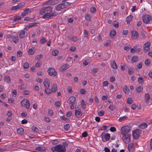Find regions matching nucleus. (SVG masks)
Segmentation results:
<instances>
[{
  "mask_svg": "<svg viewBox=\"0 0 152 152\" xmlns=\"http://www.w3.org/2000/svg\"><path fill=\"white\" fill-rule=\"evenodd\" d=\"M138 58L137 56H134L132 58L131 60L133 63L137 62L138 61Z\"/></svg>",
  "mask_w": 152,
  "mask_h": 152,
  "instance_id": "nucleus-24",
  "label": "nucleus"
},
{
  "mask_svg": "<svg viewBox=\"0 0 152 152\" xmlns=\"http://www.w3.org/2000/svg\"><path fill=\"white\" fill-rule=\"evenodd\" d=\"M69 65L68 64H66L63 65L60 68V70L61 71H64L67 69L69 67Z\"/></svg>",
  "mask_w": 152,
  "mask_h": 152,
  "instance_id": "nucleus-12",
  "label": "nucleus"
},
{
  "mask_svg": "<svg viewBox=\"0 0 152 152\" xmlns=\"http://www.w3.org/2000/svg\"><path fill=\"white\" fill-rule=\"evenodd\" d=\"M134 147L133 143H130L128 145V149L129 152H133Z\"/></svg>",
  "mask_w": 152,
  "mask_h": 152,
  "instance_id": "nucleus-14",
  "label": "nucleus"
},
{
  "mask_svg": "<svg viewBox=\"0 0 152 152\" xmlns=\"http://www.w3.org/2000/svg\"><path fill=\"white\" fill-rule=\"evenodd\" d=\"M45 91L46 93L48 94H50L51 92H53L52 90H51L50 89L48 88H46L45 89Z\"/></svg>",
  "mask_w": 152,
  "mask_h": 152,
  "instance_id": "nucleus-34",
  "label": "nucleus"
},
{
  "mask_svg": "<svg viewBox=\"0 0 152 152\" xmlns=\"http://www.w3.org/2000/svg\"><path fill=\"white\" fill-rule=\"evenodd\" d=\"M110 131L112 132H114L116 131V129L115 127H111L110 129Z\"/></svg>",
  "mask_w": 152,
  "mask_h": 152,
  "instance_id": "nucleus-62",
  "label": "nucleus"
},
{
  "mask_svg": "<svg viewBox=\"0 0 152 152\" xmlns=\"http://www.w3.org/2000/svg\"><path fill=\"white\" fill-rule=\"evenodd\" d=\"M42 64V62L41 61H38L37 63L35 64L36 67H40Z\"/></svg>",
  "mask_w": 152,
  "mask_h": 152,
  "instance_id": "nucleus-49",
  "label": "nucleus"
},
{
  "mask_svg": "<svg viewBox=\"0 0 152 152\" xmlns=\"http://www.w3.org/2000/svg\"><path fill=\"white\" fill-rule=\"evenodd\" d=\"M85 18L87 21H90L91 20V17L88 13L85 14Z\"/></svg>",
  "mask_w": 152,
  "mask_h": 152,
  "instance_id": "nucleus-26",
  "label": "nucleus"
},
{
  "mask_svg": "<svg viewBox=\"0 0 152 152\" xmlns=\"http://www.w3.org/2000/svg\"><path fill=\"white\" fill-rule=\"evenodd\" d=\"M113 26L115 28H118V27L119 23L118 22L114 21L113 23Z\"/></svg>",
  "mask_w": 152,
  "mask_h": 152,
  "instance_id": "nucleus-46",
  "label": "nucleus"
},
{
  "mask_svg": "<svg viewBox=\"0 0 152 152\" xmlns=\"http://www.w3.org/2000/svg\"><path fill=\"white\" fill-rule=\"evenodd\" d=\"M62 3L63 4L64 8H66L69 6L71 4V3L67 1H65L64 2H62Z\"/></svg>",
  "mask_w": 152,
  "mask_h": 152,
  "instance_id": "nucleus-22",
  "label": "nucleus"
},
{
  "mask_svg": "<svg viewBox=\"0 0 152 152\" xmlns=\"http://www.w3.org/2000/svg\"><path fill=\"white\" fill-rule=\"evenodd\" d=\"M127 102L128 104H131L132 102V100L131 98H129L127 99Z\"/></svg>",
  "mask_w": 152,
  "mask_h": 152,
  "instance_id": "nucleus-63",
  "label": "nucleus"
},
{
  "mask_svg": "<svg viewBox=\"0 0 152 152\" xmlns=\"http://www.w3.org/2000/svg\"><path fill=\"white\" fill-rule=\"evenodd\" d=\"M19 88L21 90L24 89L25 88L24 84H23L21 85L19 87Z\"/></svg>",
  "mask_w": 152,
  "mask_h": 152,
  "instance_id": "nucleus-59",
  "label": "nucleus"
},
{
  "mask_svg": "<svg viewBox=\"0 0 152 152\" xmlns=\"http://www.w3.org/2000/svg\"><path fill=\"white\" fill-rule=\"evenodd\" d=\"M96 9L95 7H92L90 9L91 12L92 13H94L96 11Z\"/></svg>",
  "mask_w": 152,
  "mask_h": 152,
  "instance_id": "nucleus-58",
  "label": "nucleus"
},
{
  "mask_svg": "<svg viewBox=\"0 0 152 152\" xmlns=\"http://www.w3.org/2000/svg\"><path fill=\"white\" fill-rule=\"evenodd\" d=\"M21 104L22 106L25 107L27 109H29L30 103L27 99H24L22 100L21 102Z\"/></svg>",
  "mask_w": 152,
  "mask_h": 152,
  "instance_id": "nucleus-5",
  "label": "nucleus"
},
{
  "mask_svg": "<svg viewBox=\"0 0 152 152\" xmlns=\"http://www.w3.org/2000/svg\"><path fill=\"white\" fill-rule=\"evenodd\" d=\"M130 128L128 126H126L121 128V133L123 135L127 134L130 131Z\"/></svg>",
  "mask_w": 152,
  "mask_h": 152,
  "instance_id": "nucleus-3",
  "label": "nucleus"
},
{
  "mask_svg": "<svg viewBox=\"0 0 152 152\" xmlns=\"http://www.w3.org/2000/svg\"><path fill=\"white\" fill-rule=\"evenodd\" d=\"M51 150L53 152H65L66 149L64 146L59 144L53 147Z\"/></svg>",
  "mask_w": 152,
  "mask_h": 152,
  "instance_id": "nucleus-2",
  "label": "nucleus"
},
{
  "mask_svg": "<svg viewBox=\"0 0 152 152\" xmlns=\"http://www.w3.org/2000/svg\"><path fill=\"white\" fill-rule=\"evenodd\" d=\"M141 133V130L138 129L133 131V136L134 138V139H137L139 137Z\"/></svg>",
  "mask_w": 152,
  "mask_h": 152,
  "instance_id": "nucleus-6",
  "label": "nucleus"
},
{
  "mask_svg": "<svg viewBox=\"0 0 152 152\" xmlns=\"http://www.w3.org/2000/svg\"><path fill=\"white\" fill-rule=\"evenodd\" d=\"M48 72L50 75L52 77H55L57 75L56 72L53 68H49L48 70Z\"/></svg>",
  "mask_w": 152,
  "mask_h": 152,
  "instance_id": "nucleus-7",
  "label": "nucleus"
},
{
  "mask_svg": "<svg viewBox=\"0 0 152 152\" xmlns=\"http://www.w3.org/2000/svg\"><path fill=\"white\" fill-rule=\"evenodd\" d=\"M151 45L150 43L147 42L143 45V48L144 50H145V52L148 51L150 50V46Z\"/></svg>",
  "mask_w": 152,
  "mask_h": 152,
  "instance_id": "nucleus-11",
  "label": "nucleus"
},
{
  "mask_svg": "<svg viewBox=\"0 0 152 152\" xmlns=\"http://www.w3.org/2000/svg\"><path fill=\"white\" fill-rule=\"evenodd\" d=\"M21 18L20 16L17 15L15 16L13 18V21H15L17 20H20Z\"/></svg>",
  "mask_w": 152,
  "mask_h": 152,
  "instance_id": "nucleus-40",
  "label": "nucleus"
},
{
  "mask_svg": "<svg viewBox=\"0 0 152 152\" xmlns=\"http://www.w3.org/2000/svg\"><path fill=\"white\" fill-rule=\"evenodd\" d=\"M132 34V38L133 39H136L139 36L138 33L135 31H131Z\"/></svg>",
  "mask_w": 152,
  "mask_h": 152,
  "instance_id": "nucleus-10",
  "label": "nucleus"
},
{
  "mask_svg": "<svg viewBox=\"0 0 152 152\" xmlns=\"http://www.w3.org/2000/svg\"><path fill=\"white\" fill-rule=\"evenodd\" d=\"M149 60V59H147L145 61V64L147 66H149L150 64Z\"/></svg>",
  "mask_w": 152,
  "mask_h": 152,
  "instance_id": "nucleus-54",
  "label": "nucleus"
},
{
  "mask_svg": "<svg viewBox=\"0 0 152 152\" xmlns=\"http://www.w3.org/2000/svg\"><path fill=\"white\" fill-rule=\"evenodd\" d=\"M75 115L77 118H80L82 115V113L81 111L80 108L78 110H75Z\"/></svg>",
  "mask_w": 152,
  "mask_h": 152,
  "instance_id": "nucleus-9",
  "label": "nucleus"
},
{
  "mask_svg": "<svg viewBox=\"0 0 152 152\" xmlns=\"http://www.w3.org/2000/svg\"><path fill=\"white\" fill-rule=\"evenodd\" d=\"M25 31L23 30L20 31L19 32V37L20 38L23 39L25 37Z\"/></svg>",
  "mask_w": 152,
  "mask_h": 152,
  "instance_id": "nucleus-18",
  "label": "nucleus"
},
{
  "mask_svg": "<svg viewBox=\"0 0 152 152\" xmlns=\"http://www.w3.org/2000/svg\"><path fill=\"white\" fill-rule=\"evenodd\" d=\"M61 104L59 102H56L55 103V105L57 107H59L61 105Z\"/></svg>",
  "mask_w": 152,
  "mask_h": 152,
  "instance_id": "nucleus-61",
  "label": "nucleus"
},
{
  "mask_svg": "<svg viewBox=\"0 0 152 152\" xmlns=\"http://www.w3.org/2000/svg\"><path fill=\"white\" fill-rule=\"evenodd\" d=\"M104 114V111H101L99 112L98 113V115L99 116H102Z\"/></svg>",
  "mask_w": 152,
  "mask_h": 152,
  "instance_id": "nucleus-56",
  "label": "nucleus"
},
{
  "mask_svg": "<svg viewBox=\"0 0 152 152\" xmlns=\"http://www.w3.org/2000/svg\"><path fill=\"white\" fill-rule=\"evenodd\" d=\"M127 117L126 116H124L122 117H120L119 119V121L120 122H121L123 121L124 120L127 118Z\"/></svg>",
  "mask_w": 152,
  "mask_h": 152,
  "instance_id": "nucleus-42",
  "label": "nucleus"
},
{
  "mask_svg": "<svg viewBox=\"0 0 152 152\" xmlns=\"http://www.w3.org/2000/svg\"><path fill=\"white\" fill-rule=\"evenodd\" d=\"M12 41L15 44H17L18 42V37L17 36H13L12 38Z\"/></svg>",
  "mask_w": 152,
  "mask_h": 152,
  "instance_id": "nucleus-27",
  "label": "nucleus"
},
{
  "mask_svg": "<svg viewBox=\"0 0 152 152\" xmlns=\"http://www.w3.org/2000/svg\"><path fill=\"white\" fill-rule=\"evenodd\" d=\"M57 85L54 84L52 86V90L53 92H56L57 90Z\"/></svg>",
  "mask_w": 152,
  "mask_h": 152,
  "instance_id": "nucleus-31",
  "label": "nucleus"
},
{
  "mask_svg": "<svg viewBox=\"0 0 152 152\" xmlns=\"http://www.w3.org/2000/svg\"><path fill=\"white\" fill-rule=\"evenodd\" d=\"M133 17V16L131 15L127 17L126 18V22L127 23H130L131 20H132V18Z\"/></svg>",
  "mask_w": 152,
  "mask_h": 152,
  "instance_id": "nucleus-29",
  "label": "nucleus"
},
{
  "mask_svg": "<svg viewBox=\"0 0 152 152\" xmlns=\"http://www.w3.org/2000/svg\"><path fill=\"white\" fill-rule=\"evenodd\" d=\"M110 65L111 67L113 69H116L117 68V66L115 60H113L111 61Z\"/></svg>",
  "mask_w": 152,
  "mask_h": 152,
  "instance_id": "nucleus-16",
  "label": "nucleus"
},
{
  "mask_svg": "<svg viewBox=\"0 0 152 152\" xmlns=\"http://www.w3.org/2000/svg\"><path fill=\"white\" fill-rule=\"evenodd\" d=\"M138 82L139 83L143 84V80L142 77H139L138 78Z\"/></svg>",
  "mask_w": 152,
  "mask_h": 152,
  "instance_id": "nucleus-41",
  "label": "nucleus"
},
{
  "mask_svg": "<svg viewBox=\"0 0 152 152\" xmlns=\"http://www.w3.org/2000/svg\"><path fill=\"white\" fill-rule=\"evenodd\" d=\"M64 8L62 3L60 4L57 5L56 7V10L57 11H60L61 9Z\"/></svg>",
  "mask_w": 152,
  "mask_h": 152,
  "instance_id": "nucleus-20",
  "label": "nucleus"
},
{
  "mask_svg": "<svg viewBox=\"0 0 152 152\" xmlns=\"http://www.w3.org/2000/svg\"><path fill=\"white\" fill-rule=\"evenodd\" d=\"M25 4L24 3H20L18 4V7L19 9L22 8Z\"/></svg>",
  "mask_w": 152,
  "mask_h": 152,
  "instance_id": "nucleus-43",
  "label": "nucleus"
},
{
  "mask_svg": "<svg viewBox=\"0 0 152 152\" xmlns=\"http://www.w3.org/2000/svg\"><path fill=\"white\" fill-rule=\"evenodd\" d=\"M57 13L56 12H54L53 13L49 14L50 18L52 16H56L57 15Z\"/></svg>",
  "mask_w": 152,
  "mask_h": 152,
  "instance_id": "nucleus-53",
  "label": "nucleus"
},
{
  "mask_svg": "<svg viewBox=\"0 0 152 152\" xmlns=\"http://www.w3.org/2000/svg\"><path fill=\"white\" fill-rule=\"evenodd\" d=\"M136 91L137 93H140L143 91L142 87L141 86H138L136 88Z\"/></svg>",
  "mask_w": 152,
  "mask_h": 152,
  "instance_id": "nucleus-33",
  "label": "nucleus"
},
{
  "mask_svg": "<svg viewBox=\"0 0 152 152\" xmlns=\"http://www.w3.org/2000/svg\"><path fill=\"white\" fill-rule=\"evenodd\" d=\"M116 34V31L114 30H111L110 32V37H111V36H115Z\"/></svg>",
  "mask_w": 152,
  "mask_h": 152,
  "instance_id": "nucleus-36",
  "label": "nucleus"
},
{
  "mask_svg": "<svg viewBox=\"0 0 152 152\" xmlns=\"http://www.w3.org/2000/svg\"><path fill=\"white\" fill-rule=\"evenodd\" d=\"M88 136V134L87 131H85L82 134V136L83 137H86Z\"/></svg>",
  "mask_w": 152,
  "mask_h": 152,
  "instance_id": "nucleus-55",
  "label": "nucleus"
},
{
  "mask_svg": "<svg viewBox=\"0 0 152 152\" xmlns=\"http://www.w3.org/2000/svg\"><path fill=\"white\" fill-rule=\"evenodd\" d=\"M147 124L146 123H144L140 124L139 126L140 129H143L147 128Z\"/></svg>",
  "mask_w": 152,
  "mask_h": 152,
  "instance_id": "nucleus-23",
  "label": "nucleus"
},
{
  "mask_svg": "<svg viewBox=\"0 0 152 152\" xmlns=\"http://www.w3.org/2000/svg\"><path fill=\"white\" fill-rule=\"evenodd\" d=\"M24 130L22 128L20 127L17 130V132L18 134H22Z\"/></svg>",
  "mask_w": 152,
  "mask_h": 152,
  "instance_id": "nucleus-37",
  "label": "nucleus"
},
{
  "mask_svg": "<svg viewBox=\"0 0 152 152\" xmlns=\"http://www.w3.org/2000/svg\"><path fill=\"white\" fill-rule=\"evenodd\" d=\"M134 69L132 67L129 68L128 69V73L129 75H132L134 72Z\"/></svg>",
  "mask_w": 152,
  "mask_h": 152,
  "instance_id": "nucleus-30",
  "label": "nucleus"
},
{
  "mask_svg": "<svg viewBox=\"0 0 152 152\" xmlns=\"http://www.w3.org/2000/svg\"><path fill=\"white\" fill-rule=\"evenodd\" d=\"M50 82L48 79L45 80L44 82V85L46 88H49L50 87Z\"/></svg>",
  "mask_w": 152,
  "mask_h": 152,
  "instance_id": "nucleus-19",
  "label": "nucleus"
},
{
  "mask_svg": "<svg viewBox=\"0 0 152 152\" xmlns=\"http://www.w3.org/2000/svg\"><path fill=\"white\" fill-rule=\"evenodd\" d=\"M109 84L108 82L107 81H105L103 82V87H106L108 86Z\"/></svg>",
  "mask_w": 152,
  "mask_h": 152,
  "instance_id": "nucleus-50",
  "label": "nucleus"
},
{
  "mask_svg": "<svg viewBox=\"0 0 152 152\" xmlns=\"http://www.w3.org/2000/svg\"><path fill=\"white\" fill-rule=\"evenodd\" d=\"M29 65L28 63L25 62L23 64V67L24 69H27L29 67Z\"/></svg>",
  "mask_w": 152,
  "mask_h": 152,
  "instance_id": "nucleus-47",
  "label": "nucleus"
},
{
  "mask_svg": "<svg viewBox=\"0 0 152 152\" xmlns=\"http://www.w3.org/2000/svg\"><path fill=\"white\" fill-rule=\"evenodd\" d=\"M69 104L74 105L75 103V98L74 96H71L69 98Z\"/></svg>",
  "mask_w": 152,
  "mask_h": 152,
  "instance_id": "nucleus-13",
  "label": "nucleus"
},
{
  "mask_svg": "<svg viewBox=\"0 0 152 152\" xmlns=\"http://www.w3.org/2000/svg\"><path fill=\"white\" fill-rule=\"evenodd\" d=\"M52 11V8L50 7H48L42 8L40 11V14L43 15L42 18L45 19L50 18L49 14Z\"/></svg>",
  "mask_w": 152,
  "mask_h": 152,
  "instance_id": "nucleus-1",
  "label": "nucleus"
},
{
  "mask_svg": "<svg viewBox=\"0 0 152 152\" xmlns=\"http://www.w3.org/2000/svg\"><path fill=\"white\" fill-rule=\"evenodd\" d=\"M81 105L82 108H83V109H84L86 107V103L84 100L83 99H82L81 101Z\"/></svg>",
  "mask_w": 152,
  "mask_h": 152,
  "instance_id": "nucleus-35",
  "label": "nucleus"
},
{
  "mask_svg": "<svg viewBox=\"0 0 152 152\" xmlns=\"http://www.w3.org/2000/svg\"><path fill=\"white\" fill-rule=\"evenodd\" d=\"M40 41L42 43L44 44L46 42V40L45 38H43L40 39Z\"/></svg>",
  "mask_w": 152,
  "mask_h": 152,
  "instance_id": "nucleus-60",
  "label": "nucleus"
},
{
  "mask_svg": "<svg viewBox=\"0 0 152 152\" xmlns=\"http://www.w3.org/2000/svg\"><path fill=\"white\" fill-rule=\"evenodd\" d=\"M59 52L58 50H55L52 52V55L54 56H56L58 55Z\"/></svg>",
  "mask_w": 152,
  "mask_h": 152,
  "instance_id": "nucleus-32",
  "label": "nucleus"
},
{
  "mask_svg": "<svg viewBox=\"0 0 152 152\" xmlns=\"http://www.w3.org/2000/svg\"><path fill=\"white\" fill-rule=\"evenodd\" d=\"M34 52L32 48H30L28 51V53L29 55H33L34 54Z\"/></svg>",
  "mask_w": 152,
  "mask_h": 152,
  "instance_id": "nucleus-48",
  "label": "nucleus"
},
{
  "mask_svg": "<svg viewBox=\"0 0 152 152\" xmlns=\"http://www.w3.org/2000/svg\"><path fill=\"white\" fill-rule=\"evenodd\" d=\"M70 127L69 124H66L64 125V129L66 131L68 130Z\"/></svg>",
  "mask_w": 152,
  "mask_h": 152,
  "instance_id": "nucleus-39",
  "label": "nucleus"
},
{
  "mask_svg": "<svg viewBox=\"0 0 152 152\" xmlns=\"http://www.w3.org/2000/svg\"><path fill=\"white\" fill-rule=\"evenodd\" d=\"M145 102L147 103H148L150 99V96L149 94L148 93H146L145 95Z\"/></svg>",
  "mask_w": 152,
  "mask_h": 152,
  "instance_id": "nucleus-21",
  "label": "nucleus"
},
{
  "mask_svg": "<svg viewBox=\"0 0 152 152\" xmlns=\"http://www.w3.org/2000/svg\"><path fill=\"white\" fill-rule=\"evenodd\" d=\"M104 138L106 141L108 140L110 138V134L109 133L106 134L104 136Z\"/></svg>",
  "mask_w": 152,
  "mask_h": 152,
  "instance_id": "nucleus-38",
  "label": "nucleus"
},
{
  "mask_svg": "<svg viewBox=\"0 0 152 152\" xmlns=\"http://www.w3.org/2000/svg\"><path fill=\"white\" fill-rule=\"evenodd\" d=\"M123 91L126 94H128L129 92V90L127 88L126 86H125L123 88Z\"/></svg>",
  "mask_w": 152,
  "mask_h": 152,
  "instance_id": "nucleus-28",
  "label": "nucleus"
},
{
  "mask_svg": "<svg viewBox=\"0 0 152 152\" xmlns=\"http://www.w3.org/2000/svg\"><path fill=\"white\" fill-rule=\"evenodd\" d=\"M4 80L7 83H9L10 82V77L8 76H6L4 77Z\"/></svg>",
  "mask_w": 152,
  "mask_h": 152,
  "instance_id": "nucleus-25",
  "label": "nucleus"
},
{
  "mask_svg": "<svg viewBox=\"0 0 152 152\" xmlns=\"http://www.w3.org/2000/svg\"><path fill=\"white\" fill-rule=\"evenodd\" d=\"M60 118L62 120H64L67 122H68L69 121L68 118L65 117L64 115L61 116Z\"/></svg>",
  "mask_w": 152,
  "mask_h": 152,
  "instance_id": "nucleus-44",
  "label": "nucleus"
},
{
  "mask_svg": "<svg viewBox=\"0 0 152 152\" xmlns=\"http://www.w3.org/2000/svg\"><path fill=\"white\" fill-rule=\"evenodd\" d=\"M31 10L28 8H26L24 10V11L22 13L21 16L24 17L29 12H30Z\"/></svg>",
  "mask_w": 152,
  "mask_h": 152,
  "instance_id": "nucleus-17",
  "label": "nucleus"
},
{
  "mask_svg": "<svg viewBox=\"0 0 152 152\" xmlns=\"http://www.w3.org/2000/svg\"><path fill=\"white\" fill-rule=\"evenodd\" d=\"M42 54L38 55L36 56V58L37 59L39 60L42 57Z\"/></svg>",
  "mask_w": 152,
  "mask_h": 152,
  "instance_id": "nucleus-64",
  "label": "nucleus"
},
{
  "mask_svg": "<svg viewBox=\"0 0 152 152\" xmlns=\"http://www.w3.org/2000/svg\"><path fill=\"white\" fill-rule=\"evenodd\" d=\"M35 150L41 152H45L46 150V149L45 147L43 146H38L36 147Z\"/></svg>",
  "mask_w": 152,
  "mask_h": 152,
  "instance_id": "nucleus-15",
  "label": "nucleus"
},
{
  "mask_svg": "<svg viewBox=\"0 0 152 152\" xmlns=\"http://www.w3.org/2000/svg\"><path fill=\"white\" fill-rule=\"evenodd\" d=\"M69 38L74 42H75L77 40V38L75 37L72 36L70 37V38Z\"/></svg>",
  "mask_w": 152,
  "mask_h": 152,
  "instance_id": "nucleus-52",
  "label": "nucleus"
},
{
  "mask_svg": "<svg viewBox=\"0 0 152 152\" xmlns=\"http://www.w3.org/2000/svg\"><path fill=\"white\" fill-rule=\"evenodd\" d=\"M22 55V52L20 50H19L17 53V56L19 57H20Z\"/></svg>",
  "mask_w": 152,
  "mask_h": 152,
  "instance_id": "nucleus-57",
  "label": "nucleus"
},
{
  "mask_svg": "<svg viewBox=\"0 0 152 152\" xmlns=\"http://www.w3.org/2000/svg\"><path fill=\"white\" fill-rule=\"evenodd\" d=\"M143 22L146 24L151 23L152 22L151 17L149 15H145L142 17Z\"/></svg>",
  "mask_w": 152,
  "mask_h": 152,
  "instance_id": "nucleus-4",
  "label": "nucleus"
},
{
  "mask_svg": "<svg viewBox=\"0 0 152 152\" xmlns=\"http://www.w3.org/2000/svg\"><path fill=\"white\" fill-rule=\"evenodd\" d=\"M131 136V135L129 134L123 135L124 141L126 143H129L130 141Z\"/></svg>",
  "mask_w": 152,
  "mask_h": 152,
  "instance_id": "nucleus-8",
  "label": "nucleus"
},
{
  "mask_svg": "<svg viewBox=\"0 0 152 152\" xmlns=\"http://www.w3.org/2000/svg\"><path fill=\"white\" fill-rule=\"evenodd\" d=\"M32 129L33 131L35 132H37L39 130L38 128L37 127L34 126H33L32 127Z\"/></svg>",
  "mask_w": 152,
  "mask_h": 152,
  "instance_id": "nucleus-51",
  "label": "nucleus"
},
{
  "mask_svg": "<svg viewBox=\"0 0 152 152\" xmlns=\"http://www.w3.org/2000/svg\"><path fill=\"white\" fill-rule=\"evenodd\" d=\"M109 108L111 110H114L115 108V106L113 104H111L109 107Z\"/></svg>",
  "mask_w": 152,
  "mask_h": 152,
  "instance_id": "nucleus-45",
  "label": "nucleus"
}]
</instances>
